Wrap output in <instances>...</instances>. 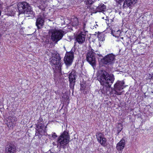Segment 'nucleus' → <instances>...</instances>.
Here are the masks:
<instances>
[{"instance_id":"10","label":"nucleus","mask_w":153,"mask_h":153,"mask_svg":"<svg viewBox=\"0 0 153 153\" xmlns=\"http://www.w3.org/2000/svg\"><path fill=\"white\" fill-rule=\"evenodd\" d=\"M77 73L74 71L73 70L70 73L69 79L70 82V87L72 90L74 88V87L75 84V80L76 77Z\"/></svg>"},{"instance_id":"20","label":"nucleus","mask_w":153,"mask_h":153,"mask_svg":"<svg viewBox=\"0 0 153 153\" xmlns=\"http://www.w3.org/2000/svg\"><path fill=\"white\" fill-rule=\"evenodd\" d=\"M86 32H81L77 35V37L76 38H86Z\"/></svg>"},{"instance_id":"17","label":"nucleus","mask_w":153,"mask_h":153,"mask_svg":"<svg viewBox=\"0 0 153 153\" xmlns=\"http://www.w3.org/2000/svg\"><path fill=\"white\" fill-rule=\"evenodd\" d=\"M125 140L124 139L121 140L117 145L116 148L118 150H122L124 147L125 145Z\"/></svg>"},{"instance_id":"27","label":"nucleus","mask_w":153,"mask_h":153,"mask_svg":"<svg viewBox=\"0 0 153 153\" xmlns=\"http://www.w3.org/2000/svg\"><path fill=\"white\" fill-rule=\"evenodd\" d=\"M49 1L50 0H45L43 1L44 3L45 4L47 2Z\"/></svg>"},{"instance_id":"9","label":"nucleus","mask_w":153,"mask_h":153,"mask_svg":"<svg viewBox=\"0 0 153 153\" xmlns=\"http://www.w3.org/2000/svg\"><path fill=\"white\" fill-rule=\"evenodd\" d=\"M74 52L71 51L66 53L64 58V62L66 65L69 66L71 65L74 58Z\"/></svg>"},{"instance_id":"21","label":"nucleus","mask_w":153,"mask_h":153,"mask_svg":"<svg viewBox=\"0 0 153 153\" xmlns=\"http://www.w3.org/2000/svg\"><path fill=\"white\" fill-rule=\"evenodd\" d=\"M72 25L73 26H76L79 25V22L78 19L76 17H74L72 20Z\"/></svg>"},{"instance_id":"23","label":"nucleus","mask_w":153,"mask_h":153,"mask_svg":"<svg viewBox=\"0 0 153 153\" xmlns=\"http://www.w3.org/2000/svg\"><path fill=\"white\" fill-rule=\"evenodd\" d=\"M116 126L117 128L118 134L123 129V126L121 123H118L117 124Z\"/></svg>"},{"instance_id":"26","label":"nucleus","mask_w":153,"mask_h":153,"mask_svg":"<svg viewBox=\"0 0 153 153\" xmlns=\"http://www.w3.org/2000/svg\"><path fill=\"white\" fill-rule=\"evenodd\" d=\"M43 119L41 117H40L38 120H37V124L39 123H43Z\"/></svg>"},{"instance_id":"25","label":"nucleus","mask_w":153,"mask_h":153,"mask_svg":"<svg viewBox=\"0 0 153 153\" xmlns=\"http://www.w3.org/2000/svg\"><path fill=\"white\" fill-rule=\"evenodd\" d=\"M115 31L114 32L113 31H112L111 32V34L115 37H119V34H116V33H115Z\"/></svg>"},{"instance_id":"5","label":"nucleus","mask_w":153,"mask_h":153,"mask_svg":"<svg viewBox=\"0 0 153 153\" xmlns=\"http://www.w3.org/2000/svg\"><path fill=\"white\" fill-rule=\"evenodd\" d=\"M125 82L123 81H117L114 85V87L112 88V94L117 95L121 94L122 90L125 87Z\"/></svg>"},{"instance_id":"28","label":"nucleus","mask_w":153,"mask_h":153,"mask_svg":"<svg viewBox=\"0 0 153 153\" xmlns=\"http://www.w3.org/2000/svg\"><path fill=\"white\" fill-rule=\"evenodd\" d=\"M103 39H99V41H100V42H102L103 41V40H102Z\"/></svg>"},{"instance_id":"33","label":"nucleus","mask_w":153,"mask_h":153,"mask_svg":"<svg viewBox=\"0 0 153 153\" xmlns=\"http://www.w3.org/2000/svg\"><path fill=\"white\" fill-rule=\"evenodd\" d=\"M99 46H100V47L101 46L100 43V42H99Z\"/></svg>"},{"instance_id":"30","label":"nucleus","mask_w":153,"mask_h":153,"mask_svg":"<svg viewBox=\"0 0 153 153\" xmlns=\"http://www.w3.org/2000/svg\"><path fill=\"white\" fill-rule=\"evenodd\" d=\"M48 39H46V42H49Z\"/></svg>"},{"instance_id":"32","label":"nucleus","mask_w":153,"mask_h":153,"mask_svg":"<svg viewBox=\"0 0 153 153\" xmlns=\"http://www.w3.org/2000/svg\"><path fill=\"white\" fill-rule=\"evenodd\" d=\"M117 32H118V33H120V31L119 30L118 31H117Z\"/></svg>"},{"instance_id":"24","label":"nucleus","mask_w":153,"mask_h":153,"mask_svg":"<svg viewBox=\"0 0 153 153\" xmlns=\"http://www.w3.org/2000/svg\"><path fill=\"white\" fill-rule=\"evenodd\" d=\"M49 136L50 138H51V137H53V139H55L57 137L55 133H53L52 134L49 135Z\"/></svg>"},{"instance_id":"2","label":"nucleus","mask_w":153,"mask_h":153,"mask_svg":"<svg viewBox=\"0 0 153 153\" xmlns=\"http://www.w3.org/2000/svg\"><path fill=\"white\" fill-rule=\"evenodd\" d=\"M51 53L52 56L50 60L52 67L54 70H55L59 72H60L61 71V58L56 51H53Z\"/></svg>"},{"instance_id":"14","label":"nucleus","mask_w":153,"mask_h":153,"mask_svg":"<svg viewBox=\"0 0 153 153\" xmlns=\"http://www.w3.org/2000/svg\"><path fill=\"white\" fill-rule=\"evenodd\" d=\"M36 130L38 131L41 134L45 135L46 133V126L43 123H39L36 124Z\"/></svg>"},{"instance_id":"11","label":"nucleus","mask_w":153,"mask_h":153,"mask_svg":"<svg viewBox=\"0 0 153 153\" xmlns=\"http://www.w3.org/2000/svg\"><path fill=\"white\" fill-rule=\"evenodd\" d=\"M5 153H16V147L13 143H8L5 146Z\"/></svg>"},{"instance_id":"12","label":"nucleus","mask_w":153,"mask_h":153,"mask_svg":"<svg viewBox=\"0 0 153 153\" xmlns=\"http://www.w3.org/2000/svg\"><path fill=\"white\" fill-rule=\"evenodd\" d=\"M117 3L120 5L123 4L124 8L129 7L131 8L132 6V2L131 0H115Z\"/></svg>"},{"instance_id":"36","label":"nucleus","mask_w":153,"mask_h":153,"mask_svg":"<svg viewBox=\"0 0 153 153\" xmlns=\"http://www.w3.org/2000/svg\"><path fill=\"white\" fill-rule=\"evenodd\" d=\"M11 12H12V11L10 10Z\"/></svg>"},{"instance_id":"13","label":"nucleus","mask_w":153,"mask_h":153,"mask_svg":"<svg viewBox=\"0 0 153 153\" xmlns=\"http://www.w3.org/2000/svg\"><path fill=\"white\" fill-rule=\"evenodd\" d=\"M96 136L98 141L103 146H106V139L103 137V135L101 133H97L96 134Z\"/></svg>"},{"instance_id":"35","label":"nucleus","mask_w":153,"mask_h":153,"mask_svg":"<svg viewBox=\"0 0 153 153\" xmlns=\"http://www.w3.org/2000/svg\"><path fill=\"white\" fill-rule=\"evenodd\" d=\"M11 12H12V11L10 10Z\"/></svg>"},{"instance_id":"34","label":"nucleus","mask_w":153,"mask_h":153,"mask_svg":"<svg viewBox=\"0 0 153 153\" xmlns=\"http://www.w3.org/2000/svg\"><path fill=\"white\" fill-rule=\"evenodd\" d=\"M81 89H82H82L83 88V87H82V85H81Z\"/></svg>"},{"instance_id":"19","label":"nucleus","mask_w":153,"mask_h":153,"mask_svg":"<svg viewBox=\"0 0 153 153\" xmlns=\"http://www.w3.org/2000/svg\"><path fill=\"white\" fill-rule=\"evenodd\" d=\"M85 39H75L74 42V46L77 45V42L81 45L85 41Z\"/></svg>"},{"instance_id":"7","label":"nucleus","mask_w":153,"mask_h":153,"mask_svg":"<svg viewBox=\"0 0 153 153\" xmlns=\"http://www.w3.org/2000/svg\"><path fill=\"white\" fill-rule=\"evenodd\" d=\"M66 32L61 30H50L48 32V34L51 38H62Z\"/></svg>"},{"instance_id":"8","label":"nucleus","mask_w":153,"mask_h":153,"mask_svg":"<svg viewBox=\"0 0 153 153\" xmlns=\"http://www.w3.org/2000/svg\"><path fill=\"white\" fill-rule=\"evenodd\" d=\"M115 56L113 54H110L105 56L101 59V61L104 65H111L114 64L115 61Z\"/></svg>"},{"instance_id":"18","label":"nucleus","mask_w":153,"mask_h":153,"mask_svg":"<svg viewBox=\"0 0 153 153\" xmlns=\"http://www.w3.org/2000/svg\"><path fill=\"white\" fill-rule=\"evenodd\" d=\"M106 9V7L104 4H102L97 7V11L103 13Z\"/></svg>"},{"instance_id":"31","label":"nucleus","mask_w":153,"mask_h":153,"mask_svg":"<svg viewBox=\"0 0 153 153\" xmlns=\"http://www.w3.org/2000/svg\"><path fill=\"white\" fill-rule=\"evenodd\" d=\"M12 14H13L14 13V11L13 10H12Z\"/></svg>"},{"instance_id":"4","label":"nucleus","mask_w":153,"mask_h":153,"mask_svg":"<svg viewBox=\"0 0 153 153\" xmlns=\"http://www.w3.org/2000/svg\"><path fill=\"white\" fill-rule=\"evenodd\" d=\"M70 136L68 132L64 131L58 137L57 142L61 147L65 148L66 145L69 142Z\"/></svg>"},{"instance_id":"6","label":"nucleus","mask_w":153,"mask_h":153,"mask_svg":"<svg viewBox=\"0 0 153 153\" xmlns=\"http://www.w3.org/2000/svg\"><path fill=\"white\" fill-rule=\"evenodd\" d=\"M96 54L92 49L91 51H88L87 54L86 60L89 64L94 68L96 66Z\"/></svg>"},{"instance_id":"29","label":"nucleus","mask_w":153,"mask_h":153,"mask_svg":"<svg viewBox=\"0 0 153 153\" xmlns=\"http://www.w3.org/2000/svg\"><path fill=\"white\" fill-rule=\"evenodd\" d=\"M53 39V40H55V39H58L57 41H59L60 39Z\"/></svg>"},{"instance_id":"22","label":"nucleus","mask_w":153,"mask_h":153,"mask_svg":"<svg viewBox=\"0 0 153 153\" xmlns=\"http://www.w3.org/2000/svg\"><path fill=\"white\" fill-rule=\"evenodd\" d=\"M96 0H87L85 1L86 5H87V7H90L92 4Z\"/></svg>"},{"instance_id":"3","label":"nucleus","mask_w":153,"mask_h":153,"mask_svg":"<svg viewBox=\"0 0 153 153\" xmlns=\"http://www.w3.org/2000/svg\"><path fill=\"white\" fill-rule=\"evenodd\" d=\"M17 7L19 12L28 15V16L33 15L34 13L30 5L26 1H23L18 3Z\"/></svg>"},{"instance_id":"1","label":"nucleus","mask_w":153,"mask_h":153,"mask_svg":"<svg viewBox=\"0 0 153 153\" xmlns=\"http://www.w3.org/2000/svg\"><path fill=\"white\" fill-rule=\"evenodd\" d=\"M99 75L97 76L98 81L101 84L105 87L100 89V92L105 94L107 93V87L110 88L113 83L115 78L112 74H108L106 71L100 70L98 71Z\"/></svg>"},{"instance_id":"15","label":"nucleus","mask_w":153,"mask_h":153,"mask_svg":"<svg viewBox=\"0 0 153 153\" xmlns=\"http://www.w3.org/2000/svg\"><path fill=\"white\" fill-rule=\"evenodd\" d=\"M44 22V19L43 15H39L37 16L36 19V25L37 27L39 28H41L43 25Z\"/></svg>"},{"instance_id":"16","label":"nucleus","mask_w":153,"mask_h":153,"mask_svg":"<svg viewBox=\"0 0 153 153\" xmlns=\"http://www.w3.org/2000/svg\"><path fill=\"white\" fill-rule=\"evenodd\" d=\"M17 120V118L15 116H9L7 120V126L11 128H13L14 125V122Z\"/></svg>"}]
</instances>
